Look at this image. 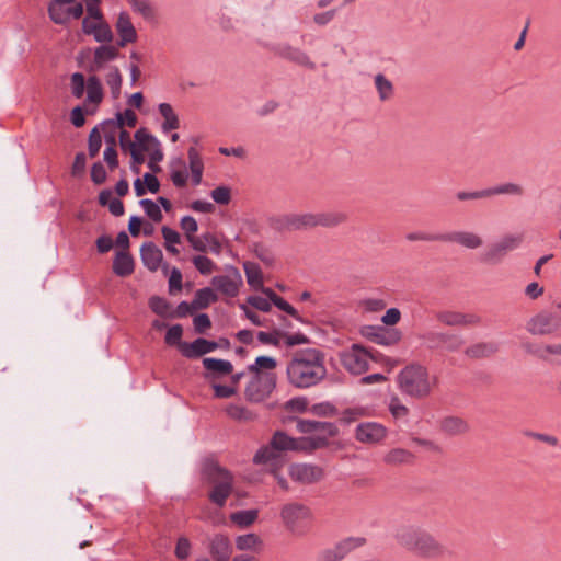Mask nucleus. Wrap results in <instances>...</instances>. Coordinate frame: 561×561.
<instances>
[{
	"label": "nucleus",
	"instance_id": "nucleus-8",
	"mask_svg": "<svg viewBox=\"0 0 561 561\" xmlns=\"http://www.w3.org/2000/svg\"><path fill=\"white\" fill-rule=\"evenodd\" d=\"M312 517L311 510L298 502H291L285 504L280 510V518L286 529L296 536H302L306 534L305 529L301 528L300 523Z\"/></svg>",
	"mask_w": 561,
	"mask_h": 561
},
{
	"label": "nucleus",
	"instance_id": "nucleus-50",
	"mask_svg": "<svg viewBox=\"0 0 561 561\" xmlns=\"http://www.w3.org/2000/svg\"><path fill=\"white\" fill-rule=\"evenodd\" d=\"M275 333L278 334V336H282V339H284L285 345L287 347H293L295 345L300 344H308L310 342L309 337L302 333L289 334L287 331H283L280 329H275Z\"/></svg>",
	"mask_w": 561,
	"mask_h": 561
},
{
	"label": "nucleus",
	"instance_id": "nucleus-40",
	"mask_svg": "<svg viewBox=\"0 0 561 561\" xmlns=\"http://www.w3.org/2000/svg\"><path fill=\"white\" fill-rule=\"evenodd\" d=\"M87 100L90 103L99 104L103 100V88L96 76H90L87 81Z\"/></svg>",
	"mask_w": 561,
	"mask_h": 561
},
{
	"label": "nucleus",
	"instance_id": "nucleus-27",
	"mask_svg": "<svg viewBox=\"0 0 561 561\" xmlns=\"http://www.w3.org/2000/svg\"><path fill=\"white\" fill-rule=\"evenodd\" d=\"M180 225H181L182 230L185 231L186 239L190 242V244L192 245V248L198 252L205 253L206 252L205 242H203L202 238H197L196 236H194V233L198 230V225H197V221L195 220V218H193L192 216H184L181 219Z\"/></svg>",
	"mask_w": 561,
	"mask_h": 561
},
{
	"label": "nucleus",
	"instance_id": "nucleus-10",
	"mask_svg": "<svg viewBox=\"0 0 561 561\" xmlns=\"http://www.w3.org/2000/svg\"><path fill=\"white\" fill-rule=\"evenodd\" d=\"M520 243V236H505L497 242L490 244L485 251L481 253L480 261L491 265L499 264L510 251L518 248Z\"/></svg>",
	"mask_w": 561,
	"mask_h": 561
},
{
	"label": "nucleus",
	"instance_id": "nucleus-24",
	"mask_svg": "<svg viewBox=\"0 0 561 561\" xmlns=\"http://www.w3.org/2000/svg\"><path fill=\"white\" fill-rule=\"evenodd\" d=\"M203 366L206 370L204 377L209 380L230 375L233 371L232 364L226 359L205 357Z\"/></svg>",
	"mask_w": 561,
	"mask_h": 561
},
{
	"label": "nucleus",
	"instance_id": "nucleus-11",
	"mask_svg": "<svg viewBox=\"0 0 561 561\" xmlns=\"http://www.w3.org/2000/svg\"><path fill=\"white\" fill-rule=\"evenodd\" d=\"M421 339L430 350L457 352L465 344L461 335L451 332L428 331L424 333Z\"/></svg>",
	"mask_w": 561,
	"mask_h": 561
},
{
	"label": "nucleus",
	"instance_id": "nucleus-21",
	"mask_svg": "<svg viewBox=\"0 0 561 561\" xmlns=\"http://www.w3.org/2000/svg\"><path fill=\"white\" fill-rule=\"evenodd\" d=\"M208 551L214 561H229L233 549L227 536L217 534L209 540Z\"/></svg>",
	"mask_w": 561,
	"mask_h": 561
},
{
	"label": "nucleus",
	"instance_id": "nucleus-7",
	"mask_svg": "<svg viewBox=\"0 0 561 561\" xmlns=\"http://www.w3.org/2000/svg\"><path fill=\"white\" fill-rule=\"evenodd\" d=\"M277 377L275 373L254 375L244 390V397L249 402L260 403L267 399L276 388Z\"/></svg>",
	"mask_w": 561,
	"mask_h": 561
},
{
	"label": "nucleus",
	"instance_id": "nucleus-62",
	"mask_svg": "<svg viewBox=\"0 0 561 561\" xmlns=\"http://www.w3.org/2000/svg\"><path fill=\"white\" fill-rule=\"evenodd\" d=\"M174 553L180 560H186L190 557L191 542L186 537H180L178 539Z\"/></svg>",
	"mask_w": 561,
	"mask_h": 561
},
{
	"label": "nucleus",
	"instance_id": "nucleus-55",
	"mask_svg": "<svg viewBox=\"0 0 561 561\" xmlns=\"http://www.w3.org/2000/svg\"><path fill=\"white\" fill-rule=\"evenodd\" d=\"M93 37L99 43H111L114 38L110 25L104 21V18L99 21V26L93 34Z\"/></svg>",
	"mask_w": 561,
	"mask_h": 561
},
{
	"label": "nucleus",
	"instance_id": "nucleus-17",
	"mask_svg": "<svg viewBox=\"0 0 561 561\" xmlns=\"http://www.w3.org/2000/svg\"><path fill=\"white\" fill-rule=\"evenodd\" d=\"M387 435V430L381 424L375 422L362 423L356 427L355 437L357 440L367 444H375L382 440Z\"/></svg>",
	"mask_w": 561,
	"mask_h": 561
},
{
	"label": "nucleus",
	"instance_id": "nucleus-18",
	"mask_svg": "<svg viewBox=\"0 0 561 561\" xmlns=\"http://www.w3.org/2000/svg\"><path fill=\"white\" fill-rule=\"evenodd\" d=\"M182 356L188 359L199 358L218 348L216 341H209L204 337H197L193 342L183 343Z\"/></svg>",
	"mask_w": 561,
	"mask_h": 561
},
{
	"label": "nucleus",
	"instance_id": "nucleus-48",
	"mask_svg": "<svg viewBox=\"0 0 561 561\" xmlns=\"http://www.w3.org/2000/svg\"><path fill=\"white\" fill-rule=\"evenodd\" d=\"M276 366H277V362L275 358L262 355V356L256 357L254 364L248 366V370L250 373L257 375V374H262L261 369L272 370V369L276 368Z\"/></svg>",
	"mask_w": 561,
	"mask_h": 561
},
{
	"label": "nucleus",
	"instance_id": "nucleus-16",
	"mask_svg": "<svg viewBox=\"0 0 561 561\" xmlns=\"http://www.w3.org/2000/svg\"><path fill=\"white\" fill-rule=\"evenodd\" d=\"M362 334L374 343L385 346L394 345L402 337V333L398 329L381 325H366L362 329Z\"/></svg>",
	"mask_w": 561,
	"mask_h": 561
},
{
	"label": "nucleus",
	"instance_id": "nucleus-5",
	"mask_svg": "<svg viewBox=\"0 0 561 561\" xmlns=\"http://www.w3.org/2000/svg\"><path fill=\"white\" fill-rule=\"evenodd\" d=\"M401 392L413 399H425L432 392V381L426 367L420 364L405 366L397 377Z\"/></svg>",
	"mask_w": 561,
	"mask_h": 561
},
{
	"label": "nucleus",
	"instance_id": "nucleus-26",
	"mask_svg": "<svg viewBox=\"0 0 561 561\" xmlns=\"http://www.w3.org/2000/svg\"><path fill=\"white\" fill-rule=\"evenodd\" d=\"M140 256L144 265L156 272L162 262L163 253L153 242H145L140 248Z\"/></svg>",
	"mask_w": 561,
	"mask_h": 561
},
{
	"label": "nucleus",
	"instance_id": "nucleus-56",
	"mask_svg": "<svg viewBox=\"0 0 561 561\" xmlns=\"http://www.w3.org/2000/svg\"><path fill=\"white\" fill-rule=\"evenodd\" d=\"M71 93L75 98L80 99L84 93L85 80L81 72H75L70 78Z\"/></svg>",
	"mask_w": 561,
	"mask_h": 561
},
{
	"label": "nucleus",
	"instance_id": "nucleus-19",
	"mask_svg": "<svg viewBox=\"0 0 561 561\" xmlns=\"http://www.w3.org/2000/svg\"><path fill=\"white\" fill-rule=\"evenodd\" d=\"M442 242L457 243L470 250L478 249L483 244L482 238L470 231H451L442 233Z\"/></svg>",
	"mask_w": 561,
	"mask_h": 561
},
{
	"label": "nucleus",
	"instance_id": "nucleus-1",
	"mask_svg": "<svg viewBox=\"0 0 561 561\" xmlns=\"http://www.w3.org/2000/svg\"><path fill=\"white\" fill-rule=\"evenodd\" d=\"M325 355L314 347L294 352L287 363L286 376L290 386L307 389L319 385L327 377Z\"/></svg>",
	"mask_w": 561,
	"mask_h": 561
},
{
	"label": "nucleus",
	"instance_id": "nucleus-14",
	"mask_svg": "<svg viewBox=\"0 0 561 561\" xmlns=\"http://www.w3.org/2000/svg\"><path fill=\"white\" fill-rule=\"evenodd\" d=\"M213 287L228 297H236L242 285V276L238 268L231 266L226 275H217L211 278Z\"/></svg>",
	"mask_w": 561,
	"mask_h": 561
},
{
	"label": "nucleus",
	"instance_id": "nucleus-32",
	"mask_svg": "<svg viewBox=\"0 0 561 561\" xmlns=\"http://www.w3.org/2000/svg\"><path fill=\"white\" fill-rule=\"evenodd\" d=\"M440 428L448 435H460L468 432L469 425L461 417L447 416L442 421Z\"/></svg>",
	"mask_w": 561,
	"mask_h": 561
},
{
	"label": "nucleus",
	"instance_id": "nucleus-44",
	"mask_svg": "<svg viewBox=\"0 0 561 561\" xmlns=\"http://www.w3.org/2000/svg\"><path fill=\"white\" fill-rule=\"evenodd\" d=\"M135 139L138 142V148L149 151L153 146H160L159 140L149 134L146 128H140L135 133Z\"/></svg>",
	"mask_w": 561,
	"mask_h": 561
},
{
	"label": "nucleus",
	"instance_id": "nucleus-38",
	"mask_svg": "<svg viewBox=\"0 0 561 561\" xmlns=\"http://www.w3.org/2000/svg\"><path fill=\"white\" fill-rule=\"evenodd\" d=\"M327 435H317L312 437H300V451L305 454H312L319 448L327 447L329 445Z\"/></svg>",
	"mask_w": 561,
	"mask_h": 561
},
{
	"label": "nucleus",
	"instance_id": "nucleus-20",
	"mask_svg": "<svg viewBox=\"0 0 561 561\" xmlns=\"http://www.w3.org/2000/svg\"><path fill=\"white\" fill-rule=\"evenodd\" d=\"M297 431L302 434L318 433L319 435H327L334 437L339 434L337 426L332 422H321L311 420H298Z\"/></svg>",
	"mask_w": 561,
	"mask_h": 561
},
{
	"label": "nucleus",
	"instance_id": "nucleus-22",
	"mask_svg": "<svg viewBox=\"0 0 561 561\" xmlns=\"http://www.w3.org/2000/svg\"><path fill=\"white\" fill-rule=\"evenodd\" d=\"M115 27L119 35V39L117 42L118 47H125L127 44L135 43L137 41V31L127 12H121L118 14Z\"/></svg>",
	"mask_w": 561,
	"mask_h": 561
},
{
	"label": "nucleus",
	"instance_id": "nucleus-33",
	"mask_svg": "<svg viewBox=\"0 0 561 561\" xmlns=\"http://www.w3.org/2000/svg\"><path fill=\"white\" fill-rule=\"evenodd\" d=\"M190 169L192 172V181L194 185H198L202 182L204 163L203 160L196 150V148L191 147L187 151Z\"/></svg>",
	"mask_w": 561,
	"mask_h": 561
},
{
	"label": "nucleus",
	"instance_id": "nucleus-13",
	"mask_svg": "<svg viewBox=\"0 0 561 561\" xmlns=\"http://www.w3.org/2000/svg\"><path fill=\"white\" fill-rule=\"evenodd\" d=\"M271 50L279 58H283L295 65L306 67L310 70L316 69V64L310 59L307 53L288 43H278L271 47Z\"/></svg>",
	"mask_w": 561,
	"mask_h": 561
},
{
	"label": "nucleus",
	"instance_id": "nucleus-51",
	"mask_svg": "<svg viewBox=\"0 0 561 561\" xmlns=\"http://www.w3.org/2000/svg\"><path fill=\"white\" fill-rule=\"evenodd\" d=\"M261 543L262 540L255 534L241 535L236 539V546L239 550H253Z\"/></svg>",
	"mask_w": 561,
	"mask_h": 561
},
{
	"label": "nucleus",
	"instance_id": "nucleus-58",
	"mask_svg": "<svg viewBox=\"0 0 561 561\" xmlns=\"http://www.w3.org/2000/svg\"><path fill=\"white\" fill-rule=\"evenodd\" d=\"M211 198L219 205H228L231 201V190L228 186H217L210 192Z\"/></svg>",
	"mask_w": 561,
	"mask_h": 561
},
{
	"label": "nucleus",
	"instance_id": "nucleus-35",
	"mask_svg": "<svg viewBox=\"0 0 561 561\" xmlns=\"http://www.w3.org/2000/svg\"><path fill=\"white\" fill-rule=\"evenodd\" d=\"M218 300V296L210 287H204L198 289L195 293L194 299H193V308L198 309H206L209 307L210 304L216 302Z\"/></svg>",
	"mask_w": 561,
	"mask_h": 561
},
{
	"label": "nucleus",
	"instance_id": "nucleus-49",
	"mask_svg": "<svg viewBox=\"0 0 561 561\" xmlns=\"http://www.w3.org/2000/svg\"><path fill=\"white\" fill-rule=\"evenodd\" d=\"M106 83L111 89L114 99H117L121 94L122 87V75L117 67H113L106 75Z\"/></svg>",
	"mask_w": 561,
	"mask_h": 561
},
{
	"label": "nucleus",
	"instance_id": "nucleus-41",
	"mask_svg": "<svg viewBox=\"0 0 561 561\" xmlns=\"http://www.w3.org/2000/svg\"><path fill=\"white\" fill-rule=\"evenodd\" d=\"M489 197L495 195H515L522 196L524 194V188L522 185L516 183H503L496 186L488 187Z\"/></svg>",
	"mask_w": 561,
	"mask_h": 561
},
{
	"label": "nucleus",
	"instance_id": "nucleus-6",
	"mask_svg": "<svg viewBox=\"0 0 561 561\" xmlns=\"http://www.w3.org/2000/svg\"><path fill=\"white\" fill-rule=\"evenodd\" d=\"M300 437L294 438L283 431H276L267 446L261 447L253 457L255 465L279 466L280 451H300Z\"/></svg>",
	"mask_w": 561,
	"mask_h": 561
},
{
	"label": "nucleus",
	"instance_id": "nucleus-36",
	"mask_svg": "<svg viewBox=\"0 0 561 561\" xmlns=\"http://www.w3.org/2000/svg\"><path fill=\"white\" fill-rule=\"evenodd\" d=\"M523 350L543 362H550L552 355V344H536L531 342H525L522 344Z\"/></svg>",
	"mask_w": 561,
	"mask_h": 561
},
{
	"label": "nucleus",
	"instance_id": "nucleus-60",
	"mask_svg": "<svg viewBox=\"0 0 561 561\" xmlns=\"http://www.w3.org/2000/svg\"><path fill=\"white\" fill-rule=\"evenodd\" d=\"M163 160V152L160 146H153L151 148V152L149 156L148 168L152 171V173L161 172V168L159 167V162Z\"/></svg>",
	"mask_w": 561,
	"mask_h": 561
},
{
	"label": "nucleus",
	"instance_id": "nucleus-43",
	"mask_svg": "<svg viewBox=\"0 0 561 561\" xmlns=\"http://www.w3.org/2000/svg\"><path fill=\"white\" fill-rule=\"evenodd\" d=\"M375 85L380 101H388L393 96V84L382 73L375 76Z\"/></svg>",
	"mask_w": 561,
	"mask_h": 561
},
{
	"label": "nucleus",
	"instance_id": "nucleus-12",
	"mask_svg": "<svg viewBox=\"0 0 561 561\" xmlns=\"http://www.w3.org/2000/svg\"><path fill=\"white\" fill-rule=\"evenodd\" d=\"M526 330L531 335H550L561 330L552 309L541 310L526 322Z\"/></svg>",
	"mask_w": 561,
	"mask_h": 561
},
{
	"label": "nucleus",
	"instance_id": "nucleus-59",
	"mask_svg": "<svg viewBox=\"0 0 561 561\" xmlns=\"http://www.w3.org/2000/svg\"><path fill=\"white\" fill-rule=\"evenodd\" d=\"M389 411L394 419L405 417L409 414V409L401 403L397 396H392L389 402Z\"/></svg>",
	"mask_w": 561,
	"mask_h": 561
},
{
	"label": "nucleus",
	"instance_id": "nucleus-64",
	"mask_svg": "<svg viewBox=\"0 0 561 561\" xmlns=\"http://www.w3.org/2000/svg\"><path fill=\"white\" fill-rule=\"evenodd\" d=\"M253 252L257 259H260L266 265H272L274 263V255L270 249L264 247L261 243H255L253 245Z\"/></svg>",
	"mask_w": 561,
	"mask_h": 561
},
{
	"label": "nucleus",
	"instance_id": "nucleus-57",
	"mask_svg": "<svg viewBox=\"0 0 561 561\" xmlns=\"http://www.w3.org/2000/svg\"><path fill=\"white\" fill-rule=\"evenodd\" d=\"M193 264L196 267V270L203 275H209L215 268V263L205 255L194 256Z\"/></svg>",
	"mask_w": 561,
	"mask_h": 561
},
{
	"label": "nucleus",
	"instance_id": "nucleus-23",
	"mask_svg": "<svg viewBox=\"0 0 561 561\" xmlns=\"http://www.w3.org/2000/svg\"><path fill=\"white\" fill-rule=\"evenodd\" d=\"M437 321L448 327H467L480 322V318L474 314H466L457 311H439L436 314Z\"/></svg>",
	"mask_w": 561,
	"mask_h": 561
},
{
	"label": "nucleus",
	"instance_id": "nucleus-9",
	"mask_svg": "<svg viewBox=\"0 0 561 561\" xmlns=\"http://www.w3.org/2000/svg\"><path fill=\"white\" fill-rule=\"evenodd\" d=\"M342 366L353 375L365 373L368 367L369 359H376L375 355L359 344H353L340 355Z\"/></svg>",
	"mask_w": 561,
	"mask_h": 561
},
{
	"label": "nucleus",
	"instance_id": "nucleus-31",
	"mask_svg": "<svg viewBox=\"0 0 561 561\" xmlns=\"http://www.w3.org/2000/svg\"><path fill=\"white\" fill-rule=\"evenodd\" d=\"M137 124V115L130 108H126L123 113L117 112L115 119H106L102 123L104 127L112 126L114 128H123L125 125L133 128Z\"/></svg>",
	"mask_w": 561,
	"mask_h": 561
},
{
	"label": "nucleus",
	"instance_id": "nucleus-25",
	"mask_svg": "<svg viewBox=\"0 0 561 561\" xmlns=\"http://www.w3.org/2000/svg\"><path fill=\"white\" fill-rule=\"evenodd\" d=\"M119 55L118 48L113 45H101L94 49L93 60L88 70L95 72L101 70L108 61L116 59Z\"/></svg>",
	"mask_w": 561,
	"mask_h": 561
},
{
	"label": "nucleus",
	"instance_id": "nucleus-47",
	"mask_svg": "<svg viewBox=\"0 0 561 561\" xmlns=\"http://www.w3.org/2000/svg\"><path fill=\"white\" fill-rule=\"evenodd\" d=\"M183 328L181 324H174L167 331L164 341L170 346H178L180 353L182 354V344L186 343L182 341Z\"/></svg>",
	"mask_w": 561,
	"mask_h": 561
},
{
	"label": "nucleus",
	"instance_id": "nucleus-37",
	"mask_svg": "<svg viewBox=\"0 0 561 561\" xmlns=\"http://www.w3.org/2000/svg\"><path fill=\"white\" fill-rule=\"evenodd\" d=\"M159 112L164 118V122L162 123L163 131L167 133L180 127L179 117L169 103H161L159 105Z\"/></svg>",
	"mask_w": 561,
	"mask_h": 561
},
{
	"label": "nucleus",
	"instance_id": "nucleus-42",
	"mask_svg": "<svg viewBox=\"0 0 561 561\" xmlns=\"http://www.w3.org/2000/svg\"><path fill=\"white\" fill-rule=\"evenodd\" d=\"M149 308L158 316L163 318H171L172 306L163 297L152 296L149 298Z\"/></svg>",
	"mask_w": 561,
	"mask_h": 561
},
{
	"label": "nucleus",
	"instance_id": "nucleus-28",
	"mask_svg": "<svg viewBox=\"0 0 561 561\" xmlns=\"http://www.w3.org/2000/svg\"><path fill=\"white\" fill-rule=\"evenodd\" d=\"M113 272L119 277H127L134 273L135 262L128 251H118L113 260Z\"/></svg>",
	"mask_w": 561,
	"mask_h": 561
},
{
	"label": "nucleus",
	"instance_id": "nucleus-30",
	"mask_svg": "<svg viewBox=\"0 0 561 561\" xmlns=\"http://www.w3.org/2000/svg\"><path fill=\"white\" fill-rule=\"evenodd\" d=\"M415 456L408 449L393 448L383 456V462L391 467L407 466L414 462Z\"/></svg>",
	"mask_w": 561,
	"mask_h": 561
},
{
	"label": "nucleus",
	"instance_id": "nucleus-53",
	"mask_svg": "<svg viewBox=\"0 0 561 561\" xmlns=\"http://www.w3.org/2000/svg\"><path fill=\"white\" fill-rule=\"evenodd\" d=\"M272 304L275 305L278 309L286 312L288 316L293 317L295 320L301 322V323H308L299 313L298 311L284 298L280 296H275V298L272 300Z\"/></svg>",
	"mask_w": 561,
	"mask_h": 561
},
{
	"label": "nucleus",
	"instance_id": "nucleus-39",
	"mask_svg": "<svg viewBox=\"0 0 561 561\" xmlns=\"http://www.w3.org/2000/svg\"><path fill=\"white\" fill-rule=\"evenodd\" d=\"M243 268L248 284L256 290L259 289V287H262L263 275L259 264L253 262H244Z\"/></svg>",
	"mask_w": 561,
	"mask_h": 561
},
{
	"label": "nucleus",
	"instance_id": "nucleus-63",
	"mask_svg": "<svg viewBox=\"0 0 561 561\" xmlns=\"http://www.w3.org/2000/svg\"><path fill=\"white\" fill-rule=\"evenodd\" d=\"M194 330L198 334H204L211 328V321L208 314L199 313L193 319Z\"/></svg>",
	"mask_w": 561,
	"mask_h": 561
},
{
	"label": "nucleus",
	"instance_id": "nucleus-46",
	"mask_svg": "<svg viewBox=\"0 0 561 561\" xmlns=\"http://www.w3.org/2000/svg\"><path fill=\"white\" fill-rule=\"evenodd\" d=\"M135 12L139 13L145 20L151 21L156 16V11L148 0H128Z\"/></svg>",
	"mask_w": 561,
	"mask_h": 561
},
{
	"label": "nucleus",
	"instance_id": "nucleus-61",
	"mask_svg": "<svg viewBox=\"0 0 561 561\" xmlns=\"http://www.w3.org/2000/svg\"><path fill=\"white\" fill-rule=\"evenodd\" d=\"M61 5L56 3L48 4V14L51 21L56 24L64 25L68 22L67 12L62 11Z\"/></svg>",
	"mask_w": 561,
	"mask_h": 561
},
{
	"label": "nucleus",
	"instance_id": "nucleus-34",
	"mask_svg": "<svg viewBox=\"0 0 561 561\" xmlns=\"http://www.w3.org/2000/svg\"><path fill=\"white\" fill-rule=\"evenodd\" d=\"M366 539L363 537H347L334 545L340 559L343 560L353 550L363 547Z\"/></svg>",
	"mask_w": 561,
	"mask_h": 561
},
{
	"label": "nucleus",
	"instance_id": "nucleus-4",
	"mask_svg": "<svg viewBox=\"0 0 561 561\" xmlns=\"http://www.w3.org/2000/svg\"><path fill=\"white\" fill-rule=\"evenodd\" d=\"M202 473L205 481L213 485L208 493L209 501L218 507H224L233 490L232 473L213 459L204 462Z\"/></svg>",
	"mask_w": 561,
	"mask_h": 561
},
{
	"label": "nucleus",
	"instance_id": "nucleus-2",
	"mask_svg": "<svg viewBox=\"0 0 561 561\" xmlns=\"http://www.w3.org/2000/svg\"><path fill=\"white\" fill-rule=\"evenodd\" d=\"M397 543L412 554L424 559H438L448 553V549L431 533L415 524L399 526L394 533Z\"/></svg>",
	"mask_w": 561,
	"mask_h": 561
},
{
	"label": "nucleus",
	"instance_id": "nucleus-52",
	"mask_svg": "<svg viewBox=\"0 0 561 561\" xmlns=\"http://www.w3.org/2000/svg\"><path fill=\"white\" fill-rule=\"evenodd\" d=\"M146 215L154 222H160L163 218L160 207L151 199L144 198L139 202Z\"/></svg>",
	"mask_w": 561,
	"mask_h": 561
},
{
	"label": "nucleus",
	"instance_id": "nucleus-29",
	"mask_svg": "<svg viewBox=\"0 0 561 561\" xmlns=\"http://www.w3.org/2000/svg\"><path fill=\"white\" fill-rule=\"evenodd\" d=\"M497 351L499 345L495 342H479L468 346L465 355L471 359H481L493 356Z\"/></svg>",
	"mask_w": 561,
	"mask_h": 561
},
{
	"label": "nucleus",
	"instance_id": "nucleus-3",
	"mask_svg": "<svg viewBox=\"0 0 561 561\" xmlns=\"http://www.w3.org/2000/svg\"><path fill=\"white\" fill-rule=\"evenodd\" d=\"M347 221L342 211L289 214L277 219V228L288 231L307 230L316 227L333 228Z\"/></svg>",
	"mask_w": 561,
	"mask_h": 561
},
{
	"label": "nucleus",
	"instance_id": "nucleus-15",
	"mask_svg": "<svg viewBox=\"0 0 561 561\" xmlns=\"http://www.w3.org/2000/svg\"><path fill=\"white\" fill-rule=\"evenodd\" d=\"M289 477L301 484H312L324 478V471L313 463H293L288 470Z\"/></svg>",
	"mask_w": 561,
	"mask_h": 561
},
{
	"label": "nucleus",
	"instance_id": "nucleus-45",
	"mask_svg": "<svg viewBox=\"0 0 561 561\" xmlns=\"http://www.w3.org/2000/svg\"><path fill=\"white\" fill-rule=\"evenodd\" d=\"M257 518V511L256 510H247V511H238L231 514L230 519L241 526V527H248L252 525L255 519Z\"/></svg>",
	"mask_w": 561,
	"mask_h": 561
},
{
	"label": "nucleus",
	"instance_id": "nucleus-54",
	"mask_svg": "<svg viewBox=\"0 0 561 561\" xmlns=\"http://www.w3.org/2000/svg\"><path fill=\"white\" fill-rule=\"evenodd\" d=\"M101 147H102V137H101L99 127L95 126L90 131L89 140H88V150H89L90 158H95L99 154Z\"/></svg>",
	"mask_w": 561,
	"mask_h": 561
}]
</instances>
